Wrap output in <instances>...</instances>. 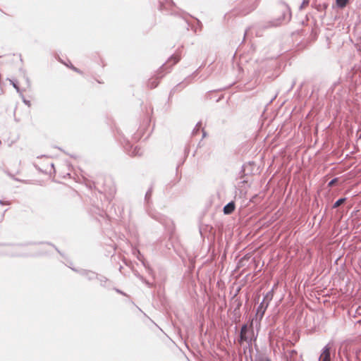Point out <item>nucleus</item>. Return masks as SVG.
I'll list each match as a JSON object with an SVG mask.
<instances>
[{
  "label": "nucleus",
  "mask_w": 361,
  "mask_h": 361,
  "mask_svg": "<svg viewBox=\"0 0 361 361\" xmlns=\"http://www.w3.org/2000/svg\"><path fill=\"white\" fill-rule=\"evenodd\" d=\"M253 336L254 332L252 328V325L250 326V329H249L246 324L243 325L240 330L239 343L240 344H242L243 342L249 343L252 341Z\"/></svg>",
  "instance_id": "obj_1"
},
{
  "label": "nucleus",
  "mask_w": 361,
  "mask_h": 361,
  "mask_svg": "<svg viewBox=\"0 0 361 361\" xmlns=\"http://www.w3.org/2000/svg\"><path fill=\"white\" fill-rule=\"evenodd\" d=\"M330 347L326 345L324 348L320 355L319 361H330Z\"/></svg>",
  "instance_id": "obj_2"
},
{
  "label": "nucleus",
  "mask_w": 361,
  "mask_h": 361,
  "mask_svg": "<svg viewBox=\"0 0 361 361\" xmlns=\"http://www.w3.org/2000/svg\"><path fill=\"white\" fill-rule=\"evenodd\" d=\"M235 208V207L234 202H229L224 207V212L226 214H230L234 212Z\"/></svg>",
  "instance_id": "obj_3"
},
{
  "label": "nucleus",
  "mask_w": 361,
  "mask_h": 361,
  "mask_svg": "<svg viewBox=\"0 0 361 361\" xmlns=\"http://www.w3.org/2000/svg\"><path fill=\"white\" fill-rule=\"evenodd\" d=\"M336 1L338 7L344 8L347 5L348 0H336Z\"/></svg>",
  "instance_id": "obj_4"
},
{
  "label": "nucleus",
  "mask_w": 361,
  "mask_h": 361,
  "mask_svg": "<svg viewBox=\"0 0 361 361\" xmlns=\"http://www.w3.org/2000/svg\"><path fill=\"white\" fill-rule=\"evenodd\" d=\"M345 201V198H341L339 200H338L334 204L333 207L334 208H337L339 206H341L342 204H343Z\"/></svg>",
  "instance_id": "obj_5"
},
{
  "label": "nucleus",
  "mask_w": 361,
  "mask_h": 361,
  "mask_svg": "<svg viewBox=\"0 0 361 361\" xmlns=\"http://www.w3.org/2000/svg\"><path fill=\"white\" fill-rule=\"evenodd\" d=\"M158 82L157 81L156 79L153 80L152 81H150L149 82V87L150 88H155L157 85H158Z\"/></svg>",
  "instance_id": "obj_6"
},
{
  "label": "nucleus",
  "mask_w": 361,
  "mask_h": 361,
  "mask_svg": "<svg viewBox=\"0 0 361 361\" xmlns=\"http://www.w3.org/2000/svg\"><path fill=\"white\" fill-rule=\"evenodd\" d=\"M4 216V211H3L2 208L0 207V221L3 220Z\"/></svg>",
  "instance_id": "obj_7"
},
{
  "label": "nucleus",
  "mask_w": 361,
  "mask_h": 361,
  "mask_svg": "<svg viewBox=\"0 0 361 361\" xmlns=\"http://www.w3.org/2000/svg\"><path fill=\"white\" fill-rule=\"evenodd\" d=\"M255 361H270V360L266 357H259V359L255 360Z\"/></svg>",
  "instance_id": "obj_8"
},
{
  "label": "nucleus",
  "mask_w": 361,
  "mask_h": 361,
  "mask_svg": "<svg viewBox=\"0 0 361 361\" xmlns=\"http://www.w3.org/2000/svg\"><path fill=\"white\" fill-rule=\"evenodd\" d=\"M336 182V179H333L332 180H331L329 183V186H332L335 184V183Z\"/></svg>",
  "instance_id": "obj_9"
},
{
  "label": "nucleus",
  "mask_w": 361,
  "mask_h": 361,
  "mask_svg": "<svg viewBox=\"0 0 361 361\" xmlns=\"http://www.w3.org/2000/svg\"><path fill=\"white\" fill-rule=\"evenodd\" d=\"M178 59H176V61H175V62H174V63L178 62Z\"/></svg>",
  "instance_id": "obj_10"
}]
</instances>
